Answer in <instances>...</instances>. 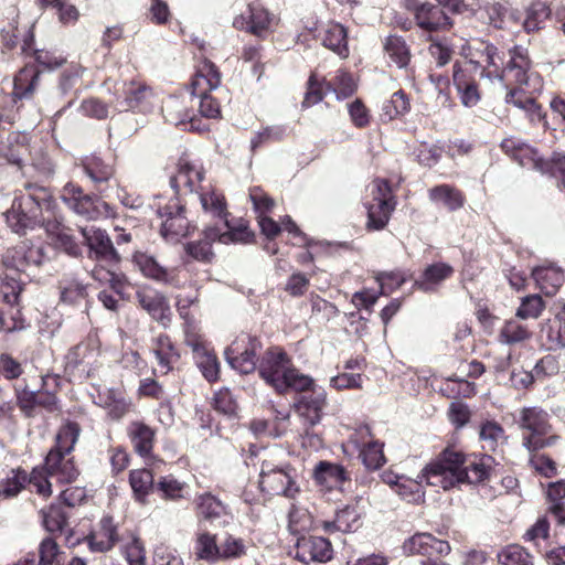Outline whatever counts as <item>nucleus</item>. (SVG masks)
<instances>
[{
  "mask_svg": "<svg viewBox=\"0 0 565 565\" xmlns=\"http://www.w3.org/2000/svg\"><path fill=\"white\" fill-rule=\"evenodd\" d=\"M454 268L446 263H435L425 268L418 279L415 280L414 286L424 291L431 292L446 279L451 277Z\"/></svg>",
  "mask_w": 565,
  "mask_h": 565,
  "instance_id": "72a5a7b5",
  "label": "nucleus"
},
{
  "mask_svg": "<svg viewBox=\"0 0 565 565\" xmlns=\"http://www.w3.org/2000/svg\"><path fill=\"white\" fill-rule=\"evenodd\" d=\"M158 215L162 218L160 232L167 242H179L189 234L190 223L179 199L171 200L164 206H159Z\"/></svg>",
  "mask_w": 565,
  "mask_h": 565,
  "instance_id": "1a4fd4ad",
  "label": "nucleus"
},
{
  "mask_svg": "<svg viewBox=\"0 0 565 565\" xmlns=\"http://www.w3.org/2000/svg\"><path fill=\"white\" fill-rule=\"evenodd\" d=\"M61 198L73 212L87 220L99 217L103 213L100 207H107L105 202L85 194L79 186L73 183L63 188Z\"/></svg>",
  "mask_w": 565,
  "mask_h": 565,
  "instance_id": "9b49d317",
  "label": "nucleus"
},
{
  "mask_svg": "<svg viewBox=\"0 0 565 565\" xmlns=\"http://www.w3.org/2000/svg\"><path fill=\"white\" fill-rule=\"evenodd\" d=\"M195 504L198 515L213 524L226 526L234 520L227 505L210 492L198 495Z\"/></svg>",
  "mask_w": 565,
  "mask_h": 565,
  "instance_id": "aec40b11",
  "label": "nucleus"
},
{
  "mask_svg": "<svg viewBox=\"0 0 565 565\" xmlns=\"http://www.w3.org/2000/svg\"><path fill=\"white\" fill-rule=\"evenodd\" d=\"M505 103L523 110L531 122H540L545 118L542 106L535 98L527 95L524 88H511L505 95Z\"/></svg>",
  "mask_w": 565,
  "mask_h": 565,
  "instance_id": "473e14b6",
  "label": "nucleus"
},
{
  "mask_svg": "<svg viewBox=\"0 0 565 565\" xmlns=\"http://www.w3.org/2000/svg\"><path fill=\"white\" fill-rule=\"evenodd\" d=\"M195 363L207 382H216L220 377V362L210 349L195 355Z\"/></svg>",
  "mask_w": 565,
  "mask_h": 565,
  "instance_id": "4d7b16f0",
  "label": "nucleus"
},
{
  "mask_svg": "<svg viewBox=\"0 0 565 565\" xmlns=\"http://www.w3.org/2000/svg\"><path fill=\"white\" fill-rule=\"evenodd\" d=\"M204 180V171L201 167L190 162L186 158H180L177 173L170 178V185L175 194L198 193Z\"/></svg>",
  "mask_w": 565,
  "mask_h": 565,
  "instance_id": "4468645a",
  "label": "nucleus"
},
{
  "mask_svg": "<svg viewBox=\"0 0 565 565\" xmlns=\"http://www.w3.org/2000/svg\"><path fill=\"white\" fill-rule=\"evenodd\" d=\"M292 363L284 351H267L258 366L259 376L275 390Z\"/></svg>",
  "mask_w": 565,
  "mask_h": 565,
  "instance_id": "6ab92c4d",
  "label": "nucleus"
},
{
  "mask_svg": "<svg viewBox=\"0 0 565 565\" xmlns=\"http://www.w3.org/2000/svg\"><path fill=\"white\" fill-rule=\"evenodd\" d=\"M249 201L257 214L262 233L269 239L275 238L280 233L281 227L266 215L274 207L275 201L258 186L249 189Z\"/></svg>",
  "mask_w": 565,
  "mask_h": 565,
  "instance_id": "f3484780",
  "label": "nucleus"
},
{
  "mask_svg": "<svg viewBox=\"0 0 565 565\" xmlns=\"http://www.w3.org/2000/svg\"><path fill=\"white\" fill-rule=\"evenodd\" d=\"M326 406V392L323 388H313L301 395L295 403L296 412L303 417L310 426L320 423L322 409Z\"/></svg>",
  "mask_w": 565,
  "mask_h": 565,
  "instance_id": "b1692460",
  "label": "nucleus"
},
{
  "mask_svg": "<svg viewBox=\"0 0 565 565\" xmlns=\"http://www.w3.org/2000/svg\"><path fill=\"white\" fill-rule=\"evenodd\" d=\"M95 403L107 411L111 419L122 418L130 409L132 403L126 397L121 388L111 387L99 391Z\"/></svg>",
  "mask_w": 565,
  "mask_h": 565,
  "instance_id": "393cba45",
  "label": "nucleus"
},
{
  "mask_svg": "<svg viewBox=\"0 0 565 565\" xmlns=\"http://www.w3.org/2000/svg\"><path fill=\"white\" fill-rule=\"evenodd\" d=\"M47 249L49 247L43 244L23 241L7 250L3 256V265L7 268L25 273L31 267H39L49 259Z\"/></svg>",
  "mask_w": 565,
  "mask_h": 565,
  "instance_id": "423d86ee",
  "label": "nucleus"
},
{
  "mask_svg": "<svg viewBox=\"0 0 565 565\" xmlns=\"http://www.w3.org/2000/svg\"><path fill=\"white\" fill-rule=\"evenodd\" d=\"M471 73L479 74L480 77L490 76V73H486L484 67L479 62L470 60L463 67L458 62L454 64V84L461 103L466 107H473L480 100L478 86L475 78L471 77Z\"/></svg>",
  "mask_w": 565,
  "mask_h": 565,
  "instance_id": "0eeeda50",
  "label": "nucleus"
},
{
  "mask_svg": "<svg viewBox=\"0 0 565 565\" xmlns=\"http://www.w3.org/2000/svg\"><path fill=\"white\" fill-rule=\"evenodd\" d=\"M132 262L145 277L164 284L170 281L168 270L151 255L137 252L134 254Z\"/></svg>",
  "mask_w": 565,
  "mask_h": 565,
  "instance_id": "58836bf2",
  "label": "nucleus"
},
{
  "mask_svg": "<svg viewBox=\"0 0 565 565\" xmlns=\"http://www.w3.org/2000/svg\"><path fill=\"white\" fill-rule=\"evenodd\" d=\"M493 458L489 455L481 457H467L455 448H445L418 476L420 482L450 490L461 483L478 484L487 480L492 469Z\"/></svg>",
  "mask_w": 565,
  "mask_h": 565,
  "instance_id": "f257e3e1",
  "label": "nucleus"
},
{
  "mask_svg": "<svg viewBox=\"0 0 565 565\" xmlns=\"http://www.w3.org/2000/svg\"><path fill=\"white\" fill-rule=\"evenodd\" d=\"M509 54L510 60L502 71V79L509 84H518L516 88H523V86H529L531 81L539 79L535 74L529 73L531 61L526 49L515 45L509 51Z\"/></svg>",
  "mask_w": 565,
  "mask_h": 565,
  "instance_id": "f8f14e48",
  "label": "nucleus"
},
{
  "mask_svg": "<svg viewBox=\"0 0 565 565\" xmlns=\"http://www.w3.org/2000/svg\"><path fill=\"white\" fill-rule=\"evenodd\" d=\"M541 337L545 338L546 347L556 351L565 347V318L556 316L548 320L541 329Z\"/></svg>",
  "mask_w": 565,
  "mask_h": 565,
  "instance_id": "a19ab883",
  "label": "nucleus"
},
{
  "mask_svg": "<svg viewBox=\"0 0 565 565\" xmlns=\"http://www.w3.org/2000/svg\"><path fill=\"white\" fill-rule=\"evenodd\" d=\"M544 301L539 295L526 296L522 299L516 310V317L521 319H535L544 310Z\"/></svg>",
  "mask_w": 565,
  "mask_h": 565,
  "instance_id": "338daca9",
  "label": "nucleus"
},
{
  "mask_svg": "<svg viewBox=\"0 0 565 565\" xmlns=\"http://www.w3.org/2000/svg\"><path fill=\"white\" fill-rule=\"evenodd\" d=\"M518 425L522 430V445L530 452L553 447L559 439L557 435L552 434L550 415L541 407H523Z\"/></svg>",
  "mask_w": 565,
  "mask_h": 565,
  "instance_id": "7ed1b4c3",
  "label": "nucleus"
},
{
  "mask_svg": "<svg viewBox=\"0 0 565 565\" xmlns=\"http://www.w3.org/2000/svg\"><path fill=\"white\" fill-rule=\"evenodd\" d=\"M479 437L482 441V448L487 451H494L507 441L505 430L495 420L484 422L480 426Z\"/></svg>",
  "mask_w": 565,
  "mask_h": 565,
  "instance_id": "a18cd8bd",
  "label": "nucleus"
},
{
  "mask_svg": "<svg viewBox=\"0 0 565 565\" xmlns=\"http://www.w3.org/2000/svg\"><path fill=\"white\" fill-rule=\"evenodd\" d=\"M40 78V71L33 65H26L14 77L13 97L29 99L33 96Z\"/></svg>",
  "mask_w": 565,
  "mask_h": 565,
  "instance_id": "c9c22d12",
  "label": "nucleus"
},
{
  "mask_svg": "<svg viewBox=\"0 0 565 565\" xmlns=\"http://www.w3.org/2000/svg\"><path fill=\"white\" fill-rule=\"evenodd\" d=\"M551 9L542 1H535L527 7L525 17L521 18L520 25L527 33L543 28L544 22L550 18Z\"/></svg>",
  "mask_w": 565,
  "mask_h": 565,
  "instance_id": "79ce46f5",
  "label": "nucleus"
},
{
  "mask_svg": "<svg viewBox=\"0 0 565 565\" xmlns=\"http://www.w3.org/2000/svg\"><path fill=\"white\" fill-rule=\"evenodd\" d=\"M322 44L341 57H347L349 54L347 30L339 23L332 24L326 30Z\"/></svg>",
  "mask_w": 565,
  "mask_h": 565,
  "instance_id": "3c124183",
  "label": "nucleus"
},
{
  "mask_svg": "<svg viewBox=\"0 0 565 565\" xmlns=\"http://www.w3.org/2000/svg\"><path fill=\"white\" fill-rule=\"evenodd\" d=\"M121 553L128 565H147L146 550L143 543L134 537L131 542L125 544Z\"/></svg>",
  "mask_w": 565,
  "mask_h": 565,
  "instance_id": "774afa93",
  "label": "nucleus"
},
{
  "mask_svg": "<svg viewBox=\"0 0 565 565\" xmlns=\"http://www.w3.org/2000/svg\"><path fill=\"white\" fill-rule=\"evenodd\" d=\"M85 541L88 548L95 553H106L110 551L119 541L117 525L111 516H104L98 523V527L90 532Z\"/></svg>",
  "mask_w": 565,
  "mask_h": 565,
  "instance_id": "5701e85b",
  "label": "nucleus"
},
{
  "mask_svg": "<svg viewBox=\"0 0 565 565\" xmlns=\"http://www.w3.org/2000/svg\"><path fill=\"white\" fill-rule=\"evenodd\" d=\"M295 557L301 563H327L332 558V545L322 536H301L296 543Z\"/></svg>",
  "mask_w": 565,
  "mask_h": 565,
  "instance_id": "2eb2a0df",
  "label": "nucleus"
},
{
  "mask_svg": "<svg viewBox=\"0 0 565 565\" xmlns=\"http://www.w3.org/2000/svg\"><path fill=\"white\" fill-rule=\"evenodd\" d=\"M502 151L523 168L540 171L543 157L532 146L518 138H505L500 145Z\"/></svg>",
  "mask_w": 565,
  "mask_h": 565,
  "instance_id": "4be33fe9",
  "label": "nucleus"
},
{
  "mask_svg": "<svg viewBox=\"0 0 565 565\" xmlns=\"http://www.w3.org/2000/svg\"><path fill=\"white\" fill-rule=\"evenodd\" d=\"M403 551L406 555H423L431 558L447 555L451 548L447 541L439 540L430 533H416L404 542Z\"/></svg>",
  "mask_w": 565,
  "mask_h": 565,
  "instance_id": "dca6fc26",
  "label": "nucleus"
},
{
  "mask_svg": "<svg viewBox=\"0 0 565 565\" xmlns=\"http://www.w3.org/2000/svg\"><path fill=\"white\" fill-rule=\"evenodd\" d=\"M227 231L222 233L221 230L216 226L207 227L204 231V237L202 241H209L212 245V242L220 241L224 244L230 242L233 243H246L247 242V225L239 224L238 226H234L230 220H222Z\"/></svg>",
  "mask_w": 565,
  "mask_h": 565,
  "instance_id": "e433bc0d",
  "label": "nucleus"
},
{
  "mask_svg": "<svg viewBox=\"0 0 565 565\" xmlns=\"http://www.w3.org/2000/svg\"><path fill=\"white\" fill-rule=\"evenodd\" d=\"M414 18L416 25L428 33L447 31L452 25L445 10L440 6L429 2L416 6L414 9Z\"/></svg>",
  "mask_w": 565,
  "mask_h": 565,
  "instance_id": "a211bd4d",
  "label": "nucleus"
},
{
  "mask_svg": "<svg viewBox=\"0 0 565 565\" xmlns=\"http://www.w3.org/2000/svg\"><path fill=\"white\" fill-rule=\"evenodd\" d=\"M53 207L54 200L47 188L28 183L13 200L11 209L6 213V220L13 232L24 233L42 224L43 211Z\"/></svg>",
  "mask_w": 565,
  "mask_h": 565,
  "instance_id": "f03ea898",
  "label": "nucleus"
},
{
  "mask_svg": "<svg viewBox=\"0 0 565 565\" xmlns=\"http://www.w3.org/2000/svg\"><path fill=\"white\" fill-rule=\"evenodd\" d=\"M221 85L217 67L207 60L199 66L191 82V93L200 98L199 110L206 118L216 119L221 116L220 103L210 93Z\"/></svg>",
  "mask_w": 565,
  "mask_h": 565,
  "instance_id": "20e7f679",
  "label": "nucleus"
},
{
  "mask_svg": "<svg viewBox=\"0 0 565 565\" xmlns=\"http://www.w3.org/2000/svg\"><path fill=\"white\" fill-rule=\"evenodd\" d=\"M82 236L89 248L90 257L97 262H104L107 266H117L120 256L115 249L106 231L95 226L81 227Z\"/></svg>",
  "mask_w": 565,
  "mask_h": 565,
  "instance_id": "9d476101",
  "label": "nucleus"
},
{
  "mask_svg": "<svg viewBox=\"0 0 565 565\" xmlns=\"http://www.w3.org/2000/svg\"><path fill=\"white\" fill-rule=\"evenodd\" d=\"M225 360L227 364L235 371L246 373L245 364L247 363V339L244 334L237 337L225 350Z\"/></svg>",
  "mask_w": 565,
  "mask_h": 565,
  "instance_id": "09e8293b",
  "label": "nucleus"
},
{
  "mask_svg": "<svg viewBox=\"0 0 565 565\" xmlns=\"http://www.w3.org/2000/svg\"><path fill=\"white\" fill-rule=\"evenodd\" d=\"M129 483L137 501L143 503L151 490H156L153 475L148 469H135L129 473Z\"/></svg>",
  "mask_w": 565,
  "mask_h": 565,
  "instance_id": "37998d69",
  "label": "nucleus"
},
{
  "mask_svg": "<svg viewBox=\"0 0 565 565\" xmlns=\"http://www.w3.org/2000/svg\"><path fill=\"white\" fill-rule=\"evenodd\" d=\"M19 138L18 134H10L7 138V145L0 146V157L6 158L12 164L22 167L26 147L19 142Z\"/></svg>",
  "mask_w": 565,
  "mask_h": 565,
  "instance_id": "bf43d9fd",
  "label": "nucleus"
},
{
  "mask_svg": "<svg viewBox=\"0 0 565 565\" xmlns=\"http://www.w3.org/2000/svg\"><path fill=\"white\" fill-rule=\"evenodd\" d=\"M539 172L556 179L558 188L565 190V152L553 151L548 158H543Z\"/></svg>",
  "mask_w": 565,
  "mask_h": 565,
  "instance_id": "8fccbe9b",
  "label": "nucleus"
},
{
  "mask_svg": "<svg viewBox=\"0 0 565 565\" xmlns=\"http://www.w3.org/2000/svg\"><path fill=\"white\" fill-rule=\"evenodd\" d=\"M184 490L185 483L180 482L173 476L162 477L156 484V491H158L161 498L166 500H178L183 498Z\"/></svg>",
  "mask_w": 565,
  "mask_h": 565,
  "instance_id": "e2e57ef3",
  "label": "nucleus"
},
{
  "mask_svg": "<svg viewBox=\"0 0 565 565\" xmlns=\"http://www.w3.org/2000/svg\"><path fill=\"white\" fill-rule=\"evenodd\" d=\"M128 437L132 444L134 450L140 457H149L152 454L156 430L141 420H134L127 428Z\"/></svg>",
  "mask_w": 565,
  "mask_h": 565,
  "instance_id": "c85d7f7f",
  "label": "nucleus"
},
{
  "mask_svg": "<svg viewBox=\"0 0 565 565\" xmlns=\"http://www.w3.org/2000/svg\"><path fill=\"white\" fill-rule=\"evenodd\" d=\"M81 427L75 422L63 425L56 435V446L50 451H58L61 455H70L78 440Z\"/></svg>",
  "mask_w": 565,
  "mask_h": 565,
  "instance_id": "603ef678",
  "label": "nucleus"
},
{
  "mask_svg": "<svg viewBox=\"0 0 565 565\" xmlns=\"http://www.w3.org/2000/svg\"><path fill=\"white\" fill-rule=\"evenodd\" d=\"M317 388L312 377L300 373L294 365L290 366L285 377L279 382L276 391L286 394L289 391L308 393Z\"/></svg>",
  "mask_w": 565,
  "mask_h": 565,
  "instance_id": "ea45409f",
  "label": "nucleus"
},
{
  "mask_svg": "<svg viewBox=\"0 0 565 565\" xmlns=\"http://www.w3.org/2000/svg\"><path fill=\"white\" fill-rule=\"evenodd\" d=\"M196 195L206 216L215 220H228L227 204L221 191L209 184L200 186Z\"/></svg>",
  "mask_w": 565,
  "mask_h": 565,
  "instance_id": "cd10ccee",
  "label": "nucleus"
},
{
  "mask_svg": "<svg viewBox=\"0 0 565 565\" xmlns=\"http://www.w3.org/2000/svg\"><path fill=\"white\" fill-rule=\"evenodd\" d=\"M43 524L51 533L63 532L67 525V514L61 504H52L41 511Z\"/></svg>",
  "mask_w": 565,
  "mask_h": 565,
  "instance_id": "6e6d98bb",
  "label": "nucleus"
},
{
  "mask_svg": "<svg viewBox=\"0 0 565 565\" xmlns=\"http://www.w3.org/2000/svg\"><path fill=\"white\" fill-rule=\"evenodd\" d=\"M83 169L95 184L108 182L114 174L113 167L95 154L83 159Z\"/></svg>",
  "mask_w": 565,
  "mask_h": 565,
  "instance_id": "c03bdc74",
  "label": "nucleus"
},
{
  "mask_svg": "<svg viewBox=\"0 0 565 565\" xmlns=\"http://www.w3.org/2000/svg\"><path fill=\"white\" fill-rule=\"evenodd\" d=\"M532 277L546 296H554L565 280L562 268L554 264L533 268Z\"/></svg>",
  "mask_w": 565,
  "mask_h": 565,
  "instance_id": "2f4dec72",
  "label": "nucleus"
},
{
  "mask_svg": "<svg viewBox=\"0 0 565 565\" xmlns=\"http://www.w3.org/2000/svg\"><path fill=\"white\" fill-rule=\"evenodd\" d=\"M498 561L502 565H534L533 556L521 545L511 544L498 553Z\"/></svg>",
  "mask_w": 565,
  "mask_h": 565,
  "instance_id": "5fc2aeb1",
  "label": "nucleus"
},
{
  "mask_svg": "<svg viewBox=\"0 0 565 565\" xmlns=\"http://www.w3.org/2000/svg\"><path fill=\"white\" fill-rule=\"evenodd\" d=\"M324 86L328 90L331 89V85L329 83L319 82L316 74H311L307 82V90L301 106L303 108H309L320 103L326 95Z\"/></svg>",
  "mask_w": 565,
  "mask_h": 565,
  "instance_id": "0e129e2a",
  "label": "nucleus"
},
{
  "mask_svg": "<svg viewBox=\"0 0 565 565\" xmlns=\"http://www.w3.org/2000/svg\"><path fill=\"white\" fill-rule=\"evenodd\" d=\"M429 198L434 202L443 203L449 211H456L463 206L462 193L447 184L437 185L429 191Z\"/></svg>",
  "mask_w": 565,
  "mask_h": 565,
  "instance_id": "de8ad7c7",
  "label": "nucleus"
},
{
  "mask_svg": "<svg viewBox=\"0 0 565 565\" xmlns=\"http://www.w3.org/2000/svg\"><path fill=\"white\" fill-rule=\"evenodd\" d=\"M383 444L379 441H371L366 444L360 452L363 465L369 470H377L386 462L383 454Z\"/></svg>",
  "mask_w": 565,
  "mask_h": 565,
  "instance_id": "13d9d810",
  "label": "nucleus"
},
{
  "mask_svg": "<svg viewBox=\"0 0 565 565\" xmlns=\"http://www.w3.org/2000/svg\"><path fill=\"white\" fill-rule=\"evenodd\" d=\"M489 24L495 29L505 30L520 25L522 12L509 2H493L484 8Z\"/></svg>",
  "mask_w": 565,
  "mask_h": 565,
  "instance_id": "a878e982",
  "label": "nucleus"
},
{
  "mask_svg": "<svg viewBox=\"0 0 565 565\" xmlns=\"http://www.w3.org/2000/svg\"><path fill=\"white\" fill-rule=\"evenodd\" d=\"M21 290V282L17 278L9 275L0 277V302L9 306L15 305Z\"/></svg>",
  "mask_w": 565,
  "mask_h": 565,
  "instance_id": "69168bd1",
  "label": "nucleus"
},
{
  "mask_svg": "<svg viewBox=\"0 0 565 565\" xmlns=\"http://www.w3.org/2000/svg\"><path fill=\"white\" fill-rule=\"evenodd\" d=\"M61 455L58 451H50L45 458L49 475L60 483H71L78 477L73 458Z\"/></svg>",
  "mask_w": 565,
  "mask_h": 565,
  "instance_id": "bb28decb",
  "label": "nucleus"
},
{
  "mask_svg": "<svg viewBox=\"0 0 565 565\" xmlns=\"http://www.w3.org/2000/svg\"><path fill=\"white\" fill-rule=\"evenodd\" d=\"M151 351L156 356L160 371L170 372L180 360V353L170 337L161 333L152 339Z\"/></svg>",
  "mask_w": 565,
  "mask_h": 565,
  "instance_id": "c756f323",
  "label": "nucleus"
},
{
  "mask_svg": "<svg viewBox=\"0 0 565 565\" xmlns=\"http://www.w3.org/2000/svg\"><path fill=\"white\" fill-rule=\"evenodd\" d=\"M259 489L269 495H284L289 499H294L299 492L291 470L275 469L265 463L259 472Z\"/></svg>",
  "mask_w": 565,
  "mask_h": 565,
  "instance_id": "6e6552de",
  "label": "nucleus"
},
{
  "mask_svg": "<svg viewBox=\"0 0 565 565\" xmlns=\"http://www.w3.org/2000/svg\"><path fill=\"white\" fill-rule=\"evenodd\" d=\"M409 99L404 90L399 89L395 92L391 99L383 105V116L388 120L394 119L397 116L404 115L409 110Z\"/></svg>",
  "mask_w": 565,
  "mask_h": 565,
  "instance_id": "680f3d73",
  "label": "nucleus"
},
{
  "mask_svg": "<svg viewBox=\"0 0 565 565\" xmlns=\"http://www.w3.org/2000/svg\"><path fill=\"white\" fill-rule=\"evenodd\" d=\"M316 481L329 489L341 487L349 480L348 471L338 463L320 461L313 472Z\"/></svg>",
  "mask_w": 565,
  "mask_h": 565,
  "instance_id": "f704fd0d",
  "label": "nucleus"
},
{
  "mask_svg": "<svg viewBox=\"0 0 565 565\" xmlns=\"http://www.w3.org/2000/svg\"><path fill=\"white\" fill-rule=\"evenodd\" d=\"M360 526V513L355 505H347L343 509L337 511L333 521H327L323 523V529L327 532H352Z\"/></svg>",
  "mask_w": 565,
  "mask_h": 565,
  "instance_id": "4c0bfd02",
  "label": "nucleus"
},
{
  "mask_svg": "<svg viewBox=\"0 0 565 565\" xmlns=\"http://www.w3.org/2000/svg\"><path fill=\"white\" fill-rule=\"evenodd\" d=\"M153 90L143 82L130 81L122 86V100L119 106L122 110L148 111L152 107Z\"/></svg>",
  "mask_w": 565,
  "mask_h": 565,
  "instance_id": "412c9836",
  "label": "nucleus"
},
{
  "mask_svg": "<svg viewBox=\"0 0 565 565\" xmlns=\"http://www.w3.org/2000/svg\"><path fill=\"white\" fill-rule=\"evenodd\" d=\"M372 199L365 202L367 211L366 228L369 231L383 230L395 210L396 201L387 180L376 179L371 184Z\"/></svg>",
  "mask_w": 565,
  "mask_h": 565,
  "instance_id": "39448f33",
  "label": "nucleus"
},
{
  "mask_svg": "<svg viewBox=\"0 0 565 565\" xmlns=\"http://www.w3.org/2000/svg\"><path fill=\"white\" fill-rule=\"evenodd\" d=\"M384 50L399 68H405L409 64L411 50L402 36L388 35L384 42Z\"/></svg>",
  "mask_w": 565,
  "mask_h": 565,
  "instance_id": "49530a36",
  "label": "nucleus"
},
{
  "mask_svg": "<svg viewBox=\"0 0 565 565\" xmlns=\"http://www.w3.org/2000/svg\"><path fill=\"white\" fill-rule=\"evenodd\" d=\"M195 554L201 559L215 561L222 556V551L217 546L214 535L203 533L196 540Z\"/></svg>",
  "mask_w": 565,
  "mask_h": 565,
  "instance_id": "052dcab7",
  "label": "nucleus"
},
{
  "mask_svg": "<svg viewBox=\"0 0 565 565\" xmlns=\"http://www.w3.org/2000/svg\"><path fill=\"white\" fill-rule=\"evenodd\" d=\"M531 338V332L526 326L515 319L504 322L499 332V340L504 344H516Z\"/></svg>",
  "mask_w": 565,
  "mask_h": 565,
  "instance_id": "864d4df0",
  "label": "nucleus"
},
{
  "mask_svg": "<svg viewBox=\"0 0 565 565\" xmlns=\"http://www.w3.org/2000/svg\"><path fill=\"white\" fill-rule=\"evenodd\" d=\"M136 300L150 317L167 328L172 318L168 298L152 287H142L136 291Z\"/></svg>",
  "mask_w": 565,
  "mask_h": 565,
  "instance_id": "ddd939ff",
  "label": "nucleus"
},
{
  "mask_svg": "<svg viewBox=\"0 0 565 565\" xmlns=\"http://www.w3.org/2000/svg\"><path fill=\"white\" fill-rule=\"evenodd\" d=\"M278 23V19L260 3L249 4V34L267 39Z\"/></svg>",
  "mask_w": 565,
  "mask_h": 565,
  "instance_id": "7c9ffc66",
  "label": "nucleus"
}]
</instances>
